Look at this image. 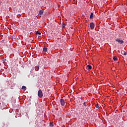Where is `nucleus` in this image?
<instances>
[{
    "label": "nucleus",
    "instance_id": "nucleus-14",
    "mask_svg": "<svg viewBox=\"0 0 127 127\" xmlns=\"http://www.w3.org/2000/svg\"><path fill=\"white\" fill-rule=\"evenodd\" d=\"M36 34H39V35H41V33L39 32L38 31H37Z\"/></svg>",
    "mask_w": 127,
    "mask_h": 127
},
{
    "label": "nucleus",
    "instance_id": "nucleus-8",
    "mask_svg": "<svg viewBox=\"0 0 127 127\" xmlns=\"http://www.w3.org/2000/svg\"><path fill=\"white\" fill-rule=\"evenodd\" d=\"M43 12H44L43 10H40L39 11V14H40V15H42V14L43 13Z\"/></svg>",
    "mask_w": 127,
    "mask_h": 127
},
{
    "label": "nucleus",
    "instance_id": "nucleus-11",
    "mask_svg": "<svg viewBox=\"0 0 127 127\" xmlns=\"http://www.w3.org/2000/svg\"><path fill=\"white\" fill-rule=\"evenodd\" d=\"M35 69L36 71H38L39 70V66H36Z\"/></svg>",
    "mask_w": 127,
    "mask_h": 127
},
{
    "label": "nucleus",
    "instance_id": "nucleus-13",
    "mask_svg": "<svg viewBox=\"0 0 127 127\" xmlns=\"http://www.w3.org/2000/svg\"><path fill=\"white\" fill-rule=\"evenodd\" d=\"M83 105H84V107H87L88 106V103H86V102H84L83 103Z\"/></svg>",
    "mask_w": 127,
    "mask_h": 127
},
{
    "label": "nucleus",
    "instance_id": "nucleus-4",
    "mask_svg": "<svg viewBox=\"0 0 127 127\" xmlns=\"http://www.w3.org/2000/svg\"><path fill=\"white\" fill-rule=\"evenodd\" d=\"M61 105L63 106H65V101L63 99H61Z\"/></svg>",
    "mask_w": 127,
    "mask_h": 127
},
{
    "label": "nucleus",
    "instance_id": "nucleus-2",
    "mask_svg": "<svg viewBox=\"0 0 127 127\" xmlns=\"http://www.w3.org/2000/svg\"><path fill=\"white\" fill-rule=\"evenodd\" d=\"M115 41H116V42H118L119 44H123L124 43V41H123V40H121L120 38L116 39Z\"/></svg>",
    "mask_w": 127,
    "mask_h": 127
},
{
    "label": "nucleus",
    "instance_id": "nucleus-3",
    "mask_svg": "<svg viewBox=\"0 0 127 127\" xmlns=\"http://www.w3.org/2000/svg\"><path fill=\"white\" fill-rule=\"evenodd\" d=\"M90 27L91 29H94V28H95V24H94V23L93 22L90 23Z\"/></svg>",
    "mask_w": 127,
    "mask_h": 127
},
{
    "label": "nucleus",
    "instance_id": "nucleus-5",
    "mask_svg": "<svg viewBox=\"0 0 127 127\" xmlns=\"http://www.w3.org/2000/svg\"><path fill=\"white\" fill-rule=\"evenodd\" d=\"M93 17H94V13L91 12L90 17V19H93Z\"/></svg>",
    "mask_w": 127,
    "mask_h": 127
},
{
    "label": "nucleus",
    "instance_id": "nucleus-1",
    "mask_svg": "<svg viewBox=\"0 0 127 127\" xmlns=\"http://www.w3.org/2000/svg\"><path fill=\"white\" fill-rule=\"evenodd\" d=\"M38 95L39 98H42L43 97V93H42V90L41 89L39 90L38 92Z\"/></svg>",
    "mask_w": 127,
    "mask_h": 127
},
{
    "label": "nucleus",
    "instance_id": "nucleus-10",
    "mask_svg": "<svg viewBox=\"0 0 127 127\" xmlns=\"http://www.w3.org/2000/svg\"><path fill=\"white\" fill-rule=\"evenodd\" d=\"M22 90H24V91H25L26 90V87H25V86H22Z\"/></svg>",
    "mask_w": 127,
    "mask_h": 127
},
{
    "label": "nucleus",
    "instance_id": "nucleus-6",
    "mask_svg": "<svg viewBox=\"0 0 127 127\" xmlns=\"http://www.w3.org/2000/svg\"><path fill=\"white\" fill-rule=\"evenodd\" d=\"M48 49L46 47H44L43 49V52H47Z\"/></svg>",
    "mask_w": 127,
    "mask_h": 127
},
{
    "label": "nucleus",
    "instance_id": "nucleus-12",
    "mask_svg": "<svg viewBox=\"0 0 127 127\" xmlns=\"http://www.w3.org/2000/svg\"><path fill=\"white\" fill-rule=\"evenodd\" d=\"M113 60H114V61H117L118 60V58L117 57H114L113 58Z\"/></svg>",
    "mask_w": 127,
    "mask_h": 127
},
{
    "label": "nucleus",
    "instance_id": "nucleus-16",
    "mask_svg": "<svg viewBox=\"0 0 127 127\" xmlns=\"http://www.w3.org/2000/svg\"><path fill=\"white\" fill-rule=\"evenodd\" d=\"M62 26H63V27L64 28V27H65V24H64V23H63V24H62Z\"/></svg>",
    "mask_w": 127,
    "mask_h": 127
},
{
    "label": "nucleus",
    "instance_id": "nucleus-9",
    "mask_svg": "<svg viewBox=\"0 0 127 127\" xmlns=\"http://www.w3.org/2000/svg\"><path fill=\"white\" fill-rule=\"evenodd\" d=\"M121 53H122V54H124V55H127V52H126L124 51H122Z\"/></svg>",
    "mask_w": 127,
    "mask_h": 127
},
{
    "label": "nucleus",
    "instance_id": "nucleus-7",
    "mask_svg": "<svg viewBox=\"0 0 127 127\" xmlns=\"http://www.w3.org/2000/svg\"><path fill=\"white\" fill-rule=\"evenodd\" d=\"M87 68L88 70H91V69H92V66L88 65H87Z\"/></svg>",
    "mask_w": 127,
    "mask_h": 127
},
{
    "label": "nucleus",
    "instance_id": "nucleus-17",
    "mask_svg": "<svg viewBox=\"0 0 127 127\" xmlns=\"http://www.w3.org/2000/svg\"><path fill=\"white\" fill-rule=\"evenodd\" d=\"M53 126H54V125H53V124H52V123L50 124V126H51V127H53Z\"/></svg>",
    "mask_w": 127,
    "mask_h": 127
},
{
    "label": "nucleus",
    "instance_id": "nucleus-18",
    "mask_svg": "<svg viewBox=\"0 0 127 127\" xmlns=\"http://www.w3.org/2000/svg\"><path fill=\"white\" fill-rule=\"evenodd\" d=\"M3 61H6V59L4 60Z\"/></svg>",
    "mask_w": 127,
    "mask_h": 127
},
{
    "label": "nucleus",
    "instance_id": "nucleus-15",
    "mask_svg": "<svg viewBox=\"0 0 127 127\" xmlns=\"http://www.w3.org/2000/svg\"><path fill=\"white\" fill-rule=\"evenodd\" d=\"M99 104H96V105L95 106V108L99 109Z\"/></svg>",
    "mask_w": 127,
    "mask_h": 127
}]
</instances>
